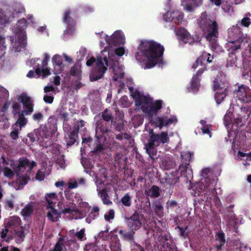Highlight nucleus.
I'll use <instances>...</instances> for the list:
<instances>
[{
	"mask_svg": "<svg viewBox=\"0 0 251 251\" xmlns=\"http://www.w3.org/2000/svg\"><path fill=\"white\" fill-rule=\"evenodd\" d=\"M169 141V137L167 131H162L160 134H153L149 137L147 142L145 144V149L150 157L153 158L157 152L156 148L160 144L164 145L168 143Z\"/></svg>",
	"mask_w": 251,
	"mask_h": 251,
	"instance_id": "3",
	"label": "nucleus"
},
{
	"mask_svg": "<svg viewBox=\"0 0 251 251\" xmlns=\"http://www.w3.org/2000/svg\"><path fill=\"white\" fill-rule=\"evenodd\" d=\"M100 209L98 206L94 207L86 218V221L90 223L91 221L99 216Z\"/></svg>",
	"mask_w": 251,
	"mask_h": 251,
	"instance_id": "37",
	"label": "nucleus"
},
{
	"mask_svg": "<svg viewBox=\"0 0 251 251\" xmlns=\"http://www.w3.org/2000/svg\"><path fill=\"white\" fill-rule=\"evenodd\" d=\"M145 194L147 196L156 198L160 195V188L156 185H152L150 189L145 190Z\"/></svg>",
	"mask_w": 251,
	"mask_h": 251,
	"instance_id": "34",
	"label": "nucleus"
},
{
	"mask_svg": "<svg viewBox=\"0 0 251 251\" xmlns=\"http://www.w3.org/2000/svg\"><path fill=\"white\" fill-rule=\"evenodd\" d=\"M121 201L123 205L129 207L131 205V197L129 193L126 194L121 199Z\"/></svg>",
	"mask_w": 251,
	"mask_h": 251,
	"instance_id": "48",
	"label": "nucleus"
},
{
	"mask_svg": "<svg viewBox=\"0 0 251 251\" xmlns=\"http://www.w3.org/2000/svg\"><path fill=\"white\" fill-rule=\"evenodd\" d=\"M131 96L135 99L136 106L140 107L143 112L150 116H152L157 114L158 111L162 108V100H157L153 102L151 98L141 94L137 90Z\"/></svg>",
	"mask_w": 251,
	"mask_h": 251,
	"instance_id": "2",
	"label": "nucleus"
},
{
	"mask_svg": "<svg viewBox=\"0 0 251 251\" xmlns=\"http://www.w3.org/2000/svg\"><path fill=\"white\" fill-rule=\"evenodd\" d=\"M45 199L48 204L47 206V209H49L50 207H54L56 201H57L58 197L56 193H51L47 194L45 196Z\"/></svg>",
	"mask_w": 251,
	"mask_h": 251,
	"instance_id": "30",
	"label": "nucleus"
},
{
	"mask_svg": "<svg viewBox=\"0 0 251 251\" xmlns=\"http://www.w3.org/2000/svg\"><path fill=\"white\" fill-rule=\"evenodd\" d=\"M125 222L129 230L136 231L144 224L145 216L140 209L135 210L131 216L125 217Z\"/></svg>",
	"mask_w": 251,
	"mask_h": 251,
	"instance_id": "5",
	"label": "nucleus"
},
{
	"mask_svg": "<svg viewBox=\"0 0 251 251\" xmlns=\"http://www.w3.org/2000/svg\"><path fill=\"white\" fill-rule=\"evenodd\" d=\"M47 209L48 211L47 213V217L50 221L55 223L59 221L61 218L60 211H58L54 207H50Z\"/></svg>",
	"mask_w": 251,
	"mask_h": 251,
	"instance_id": "25",
	"label": "nucleus"
},
{
	"mask_svg": "<svg viewBox=\"0 0 251 251\" xmlns=\"http://www.w3.org/2000/svg\"><path fill=\"white\" fill-rule=\"evenodd\" d=\"M206 70V66L204 65L203 66L199 69L196 75H195L191 80V89L193 92H198L200 87V82L201 79L199 77L201 76L202 73Z\"/></svg>",
	"mask_w": 251,
	"mask_h": 251,
	"instance_id": "19",
	"label": "nucleus"
},
{
	"mask_svg": "<svg viewBox=\"0 0 251 251\" xmlns=\"http://www.w3.org/2000/svg\"><path fill=\"white\" fill-rule=\"evenodd\" d=\"M176 228L179 230V235L180 236L182 237L184 239H186L188 236V232H186V230L188 228V226H187L182 227L178 225L176 229Z\"/></svg>",
	"mask_w": 251,
	"mask_h": 251,
	"instance_id": "55",
	"label": "nucleus"
},
{
	"mask_svg": "<svg viewBox=\"0 0 251 251\" xmlns=\"http://www.w3.org/2000/svg\"><path fill=\"white\" fill-rule=\"evenodd\" d=\"M135 231H132L129 230L127 231L125 230H120L119 233L122 239L128 241L130 242H132L134 239V234Z\"/></svg>",
	"mask_w": 251,
	"mask_h": 251,
	"instance_id": "33",
	"label": "nucleus"
},
{
	"mask_svg": "<svg viewBox=\"0 0 251 251\" xmlns=\"http://www.w3.org/2000/svg\"><path fill=\"white\" fill-rule=\"evenodd\" d=\"M21 219L19 217L13 216L9 220L5 227L14 230L21 226Z\"/></svg>",
	"mask_w": 251,
	"mask_h": 251,
	"instance_id": "28",
	"label": "nucleus"
},
{
	"mask_svg": "<svg viewBox=\"0 0 251 251\" xmlns=\"http://www.w3.org/2000/svg\"><path fill=\"white\" fill-rule=\"evenodd\" d=\"M17 178L16 181L17 183H19L21 185H26L28 180L30 179V177L27 176L21 175L19 174V176H16Z\"/></svg>",
	"mask_w": 251,
	"mask_h": 251,
	"instance_id": "49",
	"label": "nucleus"
},
{
	"mask_svg": "<svg viewBox=\"0 0 251 251\" xmlns=\"http://www.w3.org/2000/svg\"><path fill=\"white\" fill-rule=\"evenodd\" d=\"M20 101L23 103V105L25 103H29L30 101H31L29 97L24 95H22L20 96Z\"/></svg>",
	"mask_w": 251,
	"mask_h": 251,
	"instance_id": "62",
	"label": "nucleus"
},
{
	"mask_svg": "<svg viewBox=\"0 0 251 251\" xmlns=\"http://www.w3.org/2000/svg\"><path fill=\"white\" fill-rule=\"evenodd\" d=\"M238 154L240 157H246L245 160L251 161V152L249 153H246L239 151Z\"/></svg>",
	"mask_w": 251,
	"mask_h": 251,
	"instance_id": "64",
	"label": "nucleus"
},
{
	"mask_svg": "<svg viewBox=\"0 0 251 251\" xmlns=\"http://www.w3.org/2000/svg\"><path fill=\"white\" fill-rule=\"evenodd\" d=\"M81 73L80 66L78 64H75L71 67L70 75L74 76H78Z\"/></svg>",
	"mask_w": 251,
	"mask_h": 251,
	"instance_id": "52",
	"label": "nucleus"
},
{
	"mask_svg": "<svg viewBox=\"0 0 251 251\" xmlns=\"http://www.w3.org/2000/svg\"><path fill=\"white\" fill-rule=\"evenodd\" d=\"M156 120L158 123V127L160 129H162L164 126H168V125L176 123L177 122V119L176 117H173L169 118L166 121H164V119L161 117H158Z\"/></svg>",
	"mask_w": 251,
	"mask_h": 251,
	"instance_id": "32",
	"label": "nucleus"
},
{
	"mask_svg": "<svg viewBox=\"0 0 251 251\" xmlns=\"http://www.w3.org/2000/svg\"><path fill=\"white\" fill-rule=\"evenodd\" d=\"M217 38L218 37H212L210 39L205 38L206 41L209 42L210 49L213 51L216 50L218 47Z\"/></svg>",
	"mask_w": 251,
	"mask_h": 251,
	"instance_id": "50",
	"label": "nucleus"
},
{
	"mask_svg": "<svg viewBox=\"0 0 251 251\" xmlns=\"http://www.w3.org/2000/svg\"><path fill=\"white\" fill-rule=\"evenodd\" d=\"M85 123L83 120H80L77 121L74 126L73 130L75 131L77 133H78L80 130L81 131H84L86 129V128L85 127Z\"/></svg>",
	"mask_w": 251,
	"mask_h": 251,
	"instance_id": "47",
	"label": "nucleus"
},
{
	"mask_svg": "<svg viewBox=\"0 0 251 251\" xmlns=\"http://www.w3.org/2000/svg\"><path fill=\"white\" fill-rule=\"evenodd\" d=\"M233 207L234 205H230L223 210L222 213H224L228 219H232L235 217V214L232 210Z\"/></svg>",
	"mask_w": 251,
	"mask_h": 251,
	"instance_id": "45",
	"label": "nucleus"
},
{
	"mask_svg": "<svg viewBox=\"0 0 251 251\" xmlns=\"http://www.w3.org/2000/svg\"><path fill=\"white\" fill-rule=\"evenodd\" d=\"M78 133L72 130L65 136L64 140L66 143V146L69 147L74 145L78 139Z\"/></svg>",
	"mask_w": 251,
	"mask_h": 251,
	"instance_id": "27",
	"label": "nucleus"
},
{
	"mask_svg": "<svg viewBox=\"0 0 251 251\" xmlns=\"http://www.w3.org/2000/svg\"><path fill=\"white\" fill-rule=\"evenodd\" d=\"M180 176H181L180 174V171L178 169L177 171L167 175L166 176L162 178L161 181V183H167L169 184L170 189H174V185L176 183L179 181Z\"/></svg>",
	"mask_w": 251,
	"mask_h": 251,
	"instance_id": "17",
	"label": "nucleus"
},
{
	"mask_svg": "<svg viewBox=\"0 0 251 251\" xmlns=\"http://www.w3.org/2000/svg\"><path fill=\"white\" fill-rule=\"evenodd\" d=\"M98 195L101 199L104 204L111 205L112 203V201L109 200L106 190L105 189L100 190L98 193Z\"/></svg>",
	"mask_w": 251,
	"mask_h": 251,
	"instance_id": "39",
	"label": "nucleus"
},
{
	"mask_svg": "<svg viewBox=\"0 0 251 251\" xmlns=\"http://www.w3.org/2000/svg\"><path fill=\"white\" fill-rule=\"evenodd\" d=\"M183 15L181 12L175 10L172 12H167L163 16V19L166 22H170L176 25H178L181 22Z\"/></svg>",
	"mask_w": 251,
	"mask_h": 251,
	"instance_id": "16",
	"label": "nucleus"
},
{
	"mask_svg": "<svg viewBox=\"0 0 251 251\" xmlns=\"http://www.w3.org/2000/svg\"><path fill=\"white\" fill-rule=\"evenodd\" d=\"M203 179L200 182H197L191 187V193L194 196H203L202 193L204 190H206L209 187L211 184L212 183L210 179L208 177H206L204 178V182L207 184H204L202 181Z\"/></svg>",
	"mask_w": 251,
	"mask_h": 251,
	"instance_id": "13",
	"label": "nucleus"
},
{
	"mask_svg": "<svg viewBox=\"0 0 251 251\" xmlns=\"http://www.w3.org/2000/svg\"><path fill=\"white\" fill-rule=\"evenodd\" d=\"M103 60L104 63L101 56L97 57L96 66L90 75V79L91 81L98 80L103 77L108 66V59L106 56L103 58Z\"/></svg>",
	"mask_w": 251,
	"mask_h": 251,
	"instance_id": "7",
	"label": "nucleus"
},
{
	"mask_svg": "<svg viewBox=\"0 0 251 251\" xmlns=\"http://www.w3.org/2000/svg\"><path fill=\"white\" fill-rule=\"evenodd\" d=\"M247 105V106H241L240 108V112L238 113L237 116L235 118V120L237 124L242 123L243 120L247 119L250 115L251 105Z\"/></svg>",
	"mask_w": 251,
	"mask_h": 251,
	"instance_id": "20",
	"label": "nucleus"
},
{
	"mask_svg": "<svg viewBox=\"0 0 251 251\" xmlns=\"http://www.w3.org/2000/svg\"><path fill=\"white\" fill-rule=\"evenodd\" d=\"M25 113L22 111L21 114L17 115L18 118L13 126L17 127H19L20 129L24 127L27 123V120L25 118Z\"/></svg>",
	"mask_w": 251,
	"mask_h": 251,
	"instance_id": "36",
	"label": "nucleus"
},
{
	"mask_svg": "<svg viewBox=\"0 0 251 251\" xmlns=\"http://www.w3.org/2000/svg\"><path fill=\"white\" fill-rule=\"evenodd\" d=\"M8 23V19L5 16H0V28H3Z\"/></svg>",
	"mask_w": 251,
	"mask_h": 251,
	"instance_id": "61",
	"label": "nucleus"
},
{
	"mask_svg": "<svg viewBox=\"0 0 251 251\" xmlns=\"http://www.w3.org/2000/svg\"><path fill=\"white\" fill-rule=\"evenodd\" d=\"M181 156L184 162L180 165L178 170L181 176L188 178L192 175V170L189 164L192 160V154L190 152H186L181 154Z\"/></svg>",
	"mask_w": 251,
	"mask_h": 251,
	"instance_id": "12",
	"label": "nucleus"
},
{
	"mask_svg": "<svg viewBox=\"0 0 251 251\" xmlns=\"http://www.w3.org/2000/svg\"><path fill=\"white\" fill-rule=\"evenodd\" d=\"M177 205V202L175 200L168 201L166 203V207L167 209L173 208Z\"/></svg>",
	"mask_w": 251,
	"mask_h": 251,
	"instance_id": "63",
	"label": "nucleus"
},
{
	"mask_svg": "<svg viewBox=\"0 0 251 251\" xmlns=\"http://www.w3.org/2000/svg\"><path fill=\"white\" fill-rule=\"evenodd\" d=\"M10 228L5 227L0 232V237L6 242H9L14 238V232L13 233Z\"/></svg>",
	"mask_w": 251,
	"mask_h": 251,
	"instance_id": "29",
	"label": "nucleus"
},
{
	"mask_svg": "<svg viewBox=\"0 0 251 251\" xmlns=\"http://www.w3.org/2000/svg\"><path fill=\"white\" fill-rule=\"evenodd\" d=\"M10 166L15 170L16 176H19V174L25 172L30 173L33 167L36 166V163L33 161L30 162L27 158L21 157L17 163L11 160Z\"/></svg>",
	"mask_w": 251,
	"mask_h": 251,
	"instance_id": "6",
	"label": "nucleus"
},
{
	"mask_svg": "<svg viewBox=\"0 0 251 251\" xmlns=\"http://www.w3.org/2000/svg\"><path fill=\"white\" fill-rule=\"evenodd\" d=\"M231 31L236 33L235 36L237 39L235 40L228 41L226 45V48L229 54H235L236 51L241 49V44L243 42L244 40L242 37L243 33L237 25L233 26Z\"/></svg>",
	"mask_w": 251,
	"mask_h": 251,
	"instance_id": "10",
	"label": "nucleus"
},
{
	"mask_svg": "<svg viewBox=\"0 0 251 251\" xmlns=\"http://www.w3.org/2000/svg\"><path fill=\"white\" fill-rule=\"evenodd\" d=\"M176 35L178 39L181 41L185 44H189L193 45L197 42V39L191 35L190 33L184 28H179L176 32Z\"/></svg>",
	"mask_w": 251,
	"mask_h": 251,
	"instance_id": "15",
	"label": "nucleus"
},
{
	"mask_svg": "<svg viewBox=\"0 0 251 251\" xmlns=\"http://www.w3.org/2000/svg\"><path fill=\"white\" fill-rule=\"evenodd\" d=\"M72 12L70 9L66 10L63 15V22L67 25L68 29H72L75 25V22L71 17Z\"/></svg>",
	"mask_w": 251,
	"mask_h": 251,
	"instance_id": "21",
	"label": "nucleus"
},
{
	"mask_svg": "<svg viewBox=\"0 0 251 251\" xmlns=\"http://www.w3.org/2000/svg\"><path fill=\"white\" fill-rule=\"evenodd\" d=\"M202 57L206 58V62L209 63H211L213 59V56H211L210 53H207L206 51H203L201 55L198 57V61H200L202 59Z\"/></svg>",
	"mask_w": 251,
	"mask_h": 251,
	"instance_id": "56",
	"label": "nucleus"
},
{
	"mask_svg": "<svg viewBox=\"0 0 251 251\" xmlns=\"http://www.w3.org/2000/svg\"><path fill=\"white\" fill-rule=\"evenodd\" d=\"M198 25L205 38L218 37V25L216 21L212 20L206 15H201L198 20Z\"/></svg>",
	"mask_w": 251,
	"mask_h": 251,
	"instance_id": "4",
	"label": "nucleus"
},
{
	"mask_svg": "<svg viewBox=\"0 0 251 251\" xmlns=\"http://www.w3.org/2000/svg\"><path fill=\"white\" fill-rule=\"evenodd\" d=\"M26 26V20L25 19H22L18 21L16 29L18 41L22 48L25 47L26 45V37L25 30Z\"/></svg>",
	"mask_w": 251,
	"mask_h": 251,
	"instance_id": "14",
	"label": "nucleus"
},
{
	"mask_svg": "<svg viewBox=\"0 0 251 251\" xmlns=\"http://www.w3.org/2000/svg\"><path fill=\"white\" fill-rule=\"evenodd\" d=\"M3 173L5 177L11 179L13 178L16 175L15 170H13L8 167H4L3 169Z\"/></svg>",
	"mask_w": 251,
	"mask_h": 251,
	"instance_id": "46",
	"label": "nucleus"
},
{
	"mask_svg": "<svg viewBox=\"0 0 251 251\" xmlns=\"http://www.w3.org/2000/svg\"><path fill=\"white\" fill-rule=\"evenodd\" d=\"M33 206L30 204H28L24 207V208L22 210L21 213L23 216L27 217L32 214L33 213Z\"/></svg>",
	"mask_w": 251,
	"mask_h": 251,
	"instance_id": "41",
	"label": "nucleus"
},
{
	"mask_svg": "<svg viewBox=\"0 0 251 251\" xmlns=\"http://www.w3.org/2000/svg\"><path fill=\"white\" fill-rule=\"evenodd\" d=\"M233 97L236 100L239 101L242 104L251 105V91L248 87L243 84L238 86L234 91Z\"/></svg>",
	"mask_w": 251,
	"mask_h": 251,
	"instance_id": "11",
	"label": "nucleus"
},
{
	"mask_svg": "<svg viewBox=\"0 0 251 251\" xmlns=\"http://www.w3.org/2000/svg\"><path fill=\"white\" fill-rule=\"evenodd\" d=\"M52 62L54 67L53 73L55 75L61 74L64 69L62 56L59 54H55L52 58Z\"/></svg>",
	"mask_w": 251,
	"mask_h": 251,
	"instance_id": "18",
	"label": "nucleus"
},
{
	"mask_svg": "<svg viewBox=\"0 0 251 251\" xmlns=\"http://www.w3.org/2000/svg\"><path fill=\"white\" fill-rule=\"evenodd\" d=\"M215 239L219 243L216 245V249L218 251H220L222 250L226 242L225 233L222 229L219 230L218 231L215 233Z\"/></svg>",
	"mask_w": 251,
	"mask_h": 251,
	"instance_id": "24",
	"label": "nucleus"
},
{
	"mask_svg": "<svg viewBox=\"0 0 251 251\" xmlns=\"http://www.w3.org/2000/svg\"><path fill=\"white\" fill-rule=\"evenodd\" d=\"M123 157V154L120 152H116L114 158L115 163L118 166H122V159Z\"/></svg>",
	"mask_w": 251,
	"mask_h": 251,
	"instance_id": "57",
	"label": "nucleus"
},
{
	"mask_svg": "<svg viewBox=\"0 0 251 251\" xmlns=\"http://www.w3.org/2000/svg\"><path fill=\"white\" fill-rule=\"evenodd\" d=\"M170 238V236L167 233H161L158 237L157 240L160 246L163 247L165 243H168Z\"/></svg>",
	"mask_w": 251,
	"mask_h": 251,
	"instance_id": "44",
	"label": "nucleus"
},
{
	"mask_svg": "<svg viewBox=\"0 0 251 251\" xmlns=\"http://www.w3.org/2000/svg\"><path fill=\"white\" fill-rule=\"evenodd\" d=\"M154 211L158 217H161L163 216V207L160 203H155Z\"/></svg>",
	"mask_w": 251,
	"mask_h": 251,
	"instance_id": "53",
	"label": "nucleus"
},
{
	"mask_svg": "<svg viewBox=\"0 0 251 251\" xmlns=\"http://www.w3.org/2000/svg\"><path fill=\"white\" fill-rule=\"evenodd\" d=\"M97 142L98 143V144L97 145V146L96 148L94 149V151L93 152L95 153H103V151L105 150L104 146L101 143V142H106L107 143L108 142L104 141L103 140V139H101L100 140V141H98L97 140Z\"/></svg>",
	"mask_w": 251,
	"mask_h": 251,
	"instance_id": "42",
	"label": "nucleus"
},
{
	"mask_svg": "<svg viewBox=\"0 0 251 251\" xmlns=\"http://www.w3.org/2000/svg\"><path fill=\"white\" fill-rule=\"evenodd\" d=\"M101 117L102 121L107 123L111 121V125L114 126L116 124V121L113 120V116L111 112L107 109H105L101 113Z\"/></svg>",
	"mask_w": 251,
	"mask_h": 251,
	"instance_id": "31",
	"label": "nucleus"
},
{
	"mask_svg": "<svg viewBox=\"0 0 251 251\" xmlns=\"http://www.w3.org/2000/svg\"><path fill=\"white\" fill-rule=\"evenodd\" d=\"M14 238L17 243H20L24 240L25 234L24 232V228L23 226H20L18 228L14 230Z\"/></svg>",
	"mask_w": 251,
	"mask_h": 251,
	"instance_id": "35",
	"label": "nucleus"
},
{
	"mask_svg": "<svg viewBox=\"0 0 251 251\" xmlns=\"http://www.w3.org/2000/svg\"><path fill=\"white\" fill-rule=\"evenodd\" d=\"M251 15L248 12L245 14V16L240 21L238 22L239 25L245 27H249L251 24Z\"/></svg>",
	"mask_w": 251,
	"mask_h": 251,
	"instance_id": "38",
	"label": "nucleus"
},
{
	"mask_svg": "<svg viewBox=\"0 0 251 251\" xmlns=\"http://www.w3.org/2000/svg\"><path fill=\"white\" fill-rule=\"evenodd\" d=\"M23 105L25 109L23 110L22 111L25 113V115H29L33 112L34 105L32 103V101H30L29 103H25Z\"/></svg>",
	"mask_w": 251,
	"mask_h": 251,
	"instance_id": "51",
	"label": "nucleus"
},
{
	"mask_svg": "<svg viewBox=\"0 0 251 251\" xmlns=\"http://www.w3.org/2000/svg\"><path fill=\"white\" fill-rule=\"evenodd\" d=\"M115 211L113 209H110L109 210L107 213L104 215V219L107 221H109L110 220H112L114 218Z\"/></svg>",
	"mask_w": 251,
	"mask_h": 251,
	"instance_id": "58",
	"label": "nucleus"
},
{
	"mask_svg": "<svg viewBox=\"0 0 251 251\" xmlns=\"http://www.w3.org/2000/svg\"><path fill=\"white\" fill-rule=\"evenodd\" d=\"M60 212L61 214H63L66 215L67 214H69V219L70 220L77 219V215H75V214L77 215L80 213L79 210L76 208L75 205L73 207L66 206V207H64V208L62 210L60 209Z\"/></svg>",
	"mask_w": 251,
	"mask_h": 251,
	"instance_id": "22",
	"label": "nucleus"
},
{
	"mask_svg": "<svg viewBox=\"0 0 251 251\" xmlns=\"http://www.w3.org/2000/svg\"><path fill=\"white\" fill-rule=\"evenodd\" d=\"M95 137L98 141L103 139L106 142H109L113 132L107 126V124L102 120L97 121L95 124Z\"/></svg>",
	"mask_w": 251,
	"mask_h": 251,
	"instance_id": "8",
	"label": "nucleus"
},
{
	"mask_svg": "<svg viewBox=\"0 0 251 251\" xmlns=\"http://www.w3.org/2000/svg\"><path fill=\"white\" fill-rule=\"evenodd\" d=\"M64 246L63 244L59 241L55 244L54 248L49 251H62Z\"/></svg>",
	"mask_w": 251,
	"mask_h": 251,
	"instance_id": "59",
	"label": "nucleus"
},
{
	"mask_svg": "<svg viewBox=\"0 0 251 251\" xmlns=\"http://www.w3.org/2000/svg\"><path fill=\"white\" fill-rule=\"evenodd\" d=\"M12 128L13 130L10 132V136L12 139L17 140L19 138V132L21 129L14 126H12Z\"/></svg>",
	"mask_w": 251,
	"mask_h": 251,
	"instance_id": "54",
	"label": "nucleus"
},
{
	"mask_svg": "<svg viewBox=\"0 0 251 251\" xmlns=\"http://www.w3.org/2000/svg\"><path fill=\"white\" fill-rule=\"evenodd\" d=\"M119 101L123 107H127L129 105L128 99L127 97L126 96L122 97L120 98Z\"/></svg>",
	"mask_w": 251,
	"mask_h": 251,
	"instance_id": "60",
	"label": "nucleus"
},
{
	"mask_svg": "<svg viewBox=\"0 0 251 251\" xmlns=\"http://www.w3.org/2000/svg\"><path fill=\"white\" fill-rule=\"evenodd\" d=\"M213 88L217 90L215 94V99L217 104H220L227 96L229 90L227 83L222 82L219 77H217L213 81Z\"/></svg>",
	"mask_w": 251,
	"mask_h": 251,
	"instance_id": "9",
	"label": "nucleus"
},
{
	"mask_svg": "<svg viewBox=\"0 0 251 251\" xmlns=\"http://www.w3.org/2000/svg\"><path fill=\"white\" fill-rule=\"evenodd\" d=\"M203 196H204V199H205L206 201L208 202H210L213 198L215 199L216 201H220L216 194V190L213 182L209 187L206 190V193Z\"/></svg>",
	"mask_w": 251,
	"mask_h": 251,
	"instance_id": "23",
	"label": "nucleus"
},
{
	"mask_svg": "<svg viewBox=\"0 0 251 251\" xmlns=\"http://www.w3.org/2000/svg\"><path fill=\"white\" fill-rule=\"evenodd\" d=\"M236 56L235 54H230L227 59L226 67L233 68L236 66Z\"/></svg>",
	"mask_w": 251,
	"mask_h": 251,
	"instance_id": "43",
	"label": "nucleus"
},
{
	"mask_svg": "<svg viewBox=\"0 0 251 251\" xmlns=\"http://www.w3.org/2000/svg\"><path fill=\"white\" fill-rule=\"evenodd\" d=\"M12 107L13 109L12 112L14 118L22 113L21 106L18 102L13 101L12 103Z\"/></svg>",
	"mask_w": 251,
	"mask_h": 251,
	"instance_id": "40",
	"label": "nucleus"
},
{
	"mask_svg": "<svg viewBox=\"0 0 251 251\" xmlns=\"http://www.w3.org/2000/svg\"><path fill=\"white\" fill-rule=\"evenodd\" d=\"M164 48L160 43L153 40H143L140 41L138 51L135 56L138 62L142 63L146 61L147 68H151L163 61Z\"/></svg>",
	"mask_w": 251,
	"mask_h": 251,
	"instance_id": "1",
	"label": "nucleus"
},
{
	"mask_svg": "<svg viewBox=\"0 0 251 251\" xmlns=\"http://www.w3.org/2000/svg\"><path fill=\"white\" fill-rule=\"evenodd\" d=\"M124 35L120 31L115 32L110 38V44L118 46L124 43Z\"/></svg>",
	"mask_w": 251,
	"mask_h": 251,
	"instance_id": "26",
	"label": "nucleus"
}]
</instances>
